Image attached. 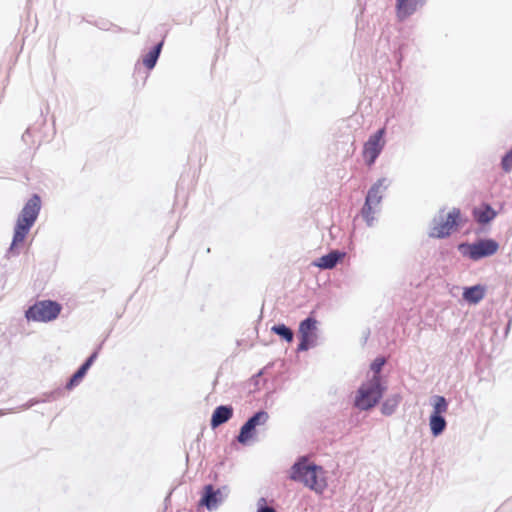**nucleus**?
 <instances>
[{
	"label": "nucleus",
	"mask_w": 512,
	"mask_h": 512,
	"mask_svg": "<svg viewBox=\"0 0 512 512\" xmlns=\"http://www.w3.org/2000/svg\"><path fill=\"white\" fill-rule=\"evenodd\" d=\"M460 215L458 208H453L447 215H444V210H441L431 221L429 236L438 239L448 237L452 229L458 226Z\"/></svg>",
	"instance_id": "6"
},
{
	"label": "nucleus",
	"mask_w": 512,
	"mask_h": 512,
	"mask_svg": "<svg viewBox=\"0 0 512 512\" xmlns=\"http://www.w3.org/2000/svg\"><path fill=\"white\" fill-rule=\"evenodd\" d=\"M427 0H396L397 17L404 20L426 5Z\"/></svg>",
	"instance_id": "12"
},
{
	"label": "nucleus",
	"mask_w": 512,
	"mask_h": 512,
	"mask_svg": "<svg viewBox=\"0 0 512 512\" xmlns=\"http://www.w3.org/2000/svg\"><path fill=\"white\" fill-rule=\"evenodd\" d=\"M429 426L432 435L437 437L444 432L447 422L442 415L431 414L429 418Z\"/></svg>",
	"instance_id": "18"
},
{
	"label": "nucleus",
	"mask_w": 512,
	"mask_h": 512,
	"mask_svg": "<svg viewBox=\"0 0 512 512\" xmlns=\"http://www.w3.org/2000/svg\"><path fill=\"white\" fill-rule=\"evenodd\" d=\"M28 134H29V129H27V130L25 131V133L23 134V136H22V137H23V138H25V136H26V135H28Z\"/></svg>",
	"instance_id": "28"
},
{
	"label": "nucleus",
	"mask_w": 512,
	"mask_h": 512,
	"mask_svg": "<svg viewBox=\"0 0 512 512\" xmlns=\"http://www.w3.org/2000/svg\"><path fill=\"white\" fill-rule=\"evenodd\" d=\"M271 331L278 336H280L282 339H284L287 342H291L294 337V333L292 329H290L285 324H277L272 326Z\"/></svg>",
	"instance_id": "21"
},
{
	"label": "nucleus",
	"mask_w": 512,
	"mask_h": 512,
	"mask_svg": "<svg viewBox=\"0 0 512 512\" xmlns=\"http://www.w3.org/2000/svg\"><path fill=\"white\" fill-rule=\"evenodd\" d=\"M433 411L431 414L442 415L448 410V402L444 396L435 395L431 398Z\"/></svg>",
	"instance_id": "20"
},
{
	"label": "nucleus",
	"mask_w": 512,
	"mask_h": 512,
	"mask_svg": "<svg viewBox=\"0 0 512 512\" xmlns=\"http://www.w3.org/2000/svg\"><path fill=\"white\" fill-rule=\"evenodd\" d=\"M90 366L89 365H86L85 363H83L79 369L82 370L85 374L87 373V371L89 370Z\"/></svg>",
	"instance_id": "27"
},
{
	"label": "nucleus",
	"mask_w": 512,
	"mask_h": 512,
	"mask_svg": "<svg viewBox=\"0 0 512 512\" xmlns=\"http://www.w3.org/2000/svg\"><path fill=\"white\" fill-rule=\"evenodd\" d=\"M501 167L507 173L512 170V149L502 157Z\"/></svg>",
	"instance_id": "24"
},
{
	"label": "nucleus",
	"mask_w": 512,
	"mask_h": 512,
	"mask_svg": "<svg viewBox=\"0 0 512 512\" xmlns=\"http://www.w3.org/2000/svg\"><path fill=\"white\" fill-rule=\"evenodd\" d=\"M257 512H277L273 507L266 505L265 498H260L258 501Z\"/></svg>",
	"instance_id": "25"
},
{
	"label": "nucleus",
	"mask_w": 512,
	"mask_h": 512,
	"mask_svg": "<svg viewBox=\"0 0 512 512\" xmlns=\"http://www.w3.org/2000/svg\"><path fill=\"white\" fill-rule=\"evenodd\" d=\"M317 321L313 317H307L300 322L299 334L300 343L298 344V351H307L315 345L313 332L316 330Z\"/></svg>",
	"instance_id": "10"
},
{
	"label": "nucleus",
	"mask_w": 512,
	"mask_h": 512,
	"mask_svg": "<svg viewBox=\"0 0 512 512\" xmlns=\"http://www.w3.org/2000/svg\"><path fill=\"white\" fill-rule=\"evenodd\" d=\"M498 248V243L493 239H481L472 244L461 243L458 247L463 256H466L473 261L495 254Z\"/></svg>",
	"instance_id": "7"
},
{
	"label": "nucleus",
	"mask_w": 512,
	"mask_h": 512,
	"mask_svg": "<svg viewBox=\"0 0 512 512\" xmlns=\"http://www.w3.org/2000/svg\"><path fill=\"white\" fill-rule=\"evenodd\" d=\"M162 46L163 42H159L143 57V64L147 69L151 70L155 67L162 50Z\"/></svg>",
	"instance_id": "19"
},
{
	"label": "nucleus",
	"mask_w": 512,
	"mask_h": 512,
	"mask_svg": "<svg viewBox=\"0 0 512 512\" xmlns=\"http://www.w3.org/2000/svg\"><path fill=\"white\" fill-rule=\"evenodd\" d=\"M497 216V212L489 205L483 204L480 208L473 209V217L479 224H487Z\"/></svg>",
	"instance_id": "15"
},
{
	"label": "nucleus",
	"mask_w": 512,
	"mask_h": 512,
	"mask_svg": "<svg viewBox=\"0 0 512 512\" xmlns=\"http://www.w3.org/2000/svg\"><path fill=\"white\" fill-rule=\"evenodd\" d=\"M86 374L78 368V370L71 376L69 381L66 384V388L68 390L73 389L75 386H77L81 380L84 378Z\"/></svg>",
	"instance_id": "22"
},
{
	"label": "nucleus",
	"mask_w": 512,
	"mask_h": 512,
	"mask_svg": "<svg viewBox=\"0 0 512 512\" xmlns=\"http://www.w3.org/2000/svg\"><path fill=\"white\" fill-rule=\"evenodd\" d=\"M485 296V289L481 285L466 287L463 292V299L470 304L479 303Z\"/></svg>",
	"instance_id": "16"
},
{
	"label": "nucleus",
	"mask_w": 512,
	"mask_h": 512,
	"mask_svg": "<svg viewBox=\"0 0 512 512\" xmlns=\"http://www.w3.org/2000/svg\"><path fill=\"white\" fill-rule=\"evenodd\" d=\"M386 360L383 357H377L373 360L370 365V370L373 372L372 376H380V372L385 364Z\"/></svg>",
	"instance_id": "23"
},
{
	"label": "nucleus",
	"mask_w": 512,
	"mask_h": 512,
	"mask_svg": "<svg viewBox=\"0 0 512 512\" xmlns=\"http://www.w3.org/2000/svg\"><path fill=\"white\" fill-rule=\"evenodd\" d=\"M233 416V407L230 405H220L215 408L211 416V427L217 428L228 422Z\"/></svg>",
	"instance_id": "13"
},
{
	"label": "nucleus",
	"mask_w": 512,
	"mask_h": 512,
	"mask_svg": "<svg viewBox=\"0 0 512 512\" xmlns=\"http://www.w3.org/2000/svg\"><path fill=\"white\" fill-rule=\"evenodd\" d=\"M384 134L385 129L381 128L372 134L364 144L363 156L368 166L373 165L378 156L381 154L385 145L383 140Z\"/></svg>",
	"instance_id": "8"
},
{
	"label": "nucleus",
	"mask_w": 512,
	"mask_h": 512,
	"mask_svg": "<svg viewBox=\"0 0 512 512\" xmlns=\"http://www.w3.org/2000/svg\"><path fill=\"white\" fill-rule=\"evenodd\" d=\"M401 400H402V397L398 393L388 396L382 403V406H381L382 414L386 415V416L392 415L396 411Z\"/></svg>",
	"instance_id": "17"
},
{
	"label": "nucleus",
	"mask_w": 512,
	"mask_h": 512,
	"mask_svg": "<svg viewBox=\"0 0 512 512\" xmlns=\"http://www.w3.org/2000/svg\"><path fill=\"white\" fill-rule=\"evenodd\" d=\"M323 473V468L316 464L308 463L306 457H301L291 467L290 478L293 481L300 482L306 487L315 491H322L325 483L319 480V474Z\"/></svg>",
	"instance_id": "2"
},
{
	"label": "nucleus",
	"mask_w": 512,
	"mask_h": 512,
	"mask_svg": "<svg viewBox=\"0 0 512 512\" xmlns=\"http://www.w3.org/2000/svg\"><path fill=\"white\" fill-rule=\"evenodd\" d=\"M62 305L53 300L36 301L25 311L27 321L48 323L58 318Z\"/></svg>",
	"instance_id": "5"
},
{
	"label": "nucleus",
	"mask_w": 512,
	"mask_h": 512,
	"mask_svg": "<svg viewBox=\"0 0 512 512\" xmlns=\"http://www.w3.org/2000/svg\"><path fill=\"white\" fill-rule=\"evenodd\" d=\"M41 209V199L37 194H34L24 205L18 215L16 225L14 228V235L9 251L13 252L14 247L22 243L26 235L34 225Z\"/></svg>",
	"instance_id": "1"
},
{
	"label": "nucleus",
	"mask_w": 512,
	"mask_h": 512,
	"mask_svg": "<svg viewBox=\"0 0 512 512\" xmlns=\"http://www.w3.org/2000/svg\"><path fill=\"white\" fill-rule=\"evenodd\" d=\"M344 256V252L333 250L328 254L320 257L317 261L314 262V265L321 269H333Z\"/></svg>",
	"instance_id": "14"
},
{
	"label": "nucleus",
	"mask_w": 512,
	"mask_h": 512,
	"mask_svg": "<svg viewBox=\"0 0 512 512\" xmlns=\"http://www.w3.org/2000/svg\"><path fill=\"white\" fill-rule=\"evenodd\" d=\"M389 186L387 178L378 179L368 190L365 197L364 205L361 209V216L365 220L367 226L372 227L375 221V213L383 199L384 193Z\"/></svg>",
	"instance_id": "4"
},
{
	"label": "nucleus",
	"mask_w": 512,
	"mask_h": 512,
	"mask_svg": "<svg viewBox=\"0 0 512 512\" xmlns=\"http://www.w3.org/2000/svg\"><path fill=\"white\" fill-rule=\"evenodd\" d=\"M225 495L221 489H214L213 485L208 484L204 487V492L200 504L208 510H215L223 502Z\"/></svg>",
	"instance_id": "11"
},
{
	"label": "nucleus",
	"mask_w": 512,
	"mask_h": 512,
	"mask_svg": "<svg viewBox=\"0 0 512 512\" xmlns=\"http://www.w3.org/2000/svg\"><path fill=\"white\" fill-rule=\"evenodd\" d=\"M268 420V412L260 410L254 413L240 428V432L237 436L238 442L245 444L249 439L252 438L256 427L265 425Z\"/></svg>",
	"instance_id": "9"
},
{
	"label": "nucleus",
	"mask_w": 512,
	"mask_h": 512,
	"mask_svg": "<svg viewBox=\"0 0 512 512\" xmlns=\"http://www.w3.org/2000/svg\"><path fill=\"white\" fill-rule=\"evenodd\" d=\"M385 391L381 376H372L358 388L354 405L362 411L370 410L378 404Z\"/></svg>",
	"instance_id": "3"
},
{
	"label": "nucleus",
	"mask_w": 512,
	"mask_h": 512,
	"mask_svg": "<svg viewBox=\"0 0 512 512\" xmlns=\"http://www.w3.org/2000/svg\"><path fill=\"white\" fill-rule=\"evenodd\" d=\"M98 357V350L94 351L86 360H85V364L86 365H89L90 367L93 365V363L95 362V360L97 359Z\"/></svg>",
	"instance_id": "26"
}]
</instances>
